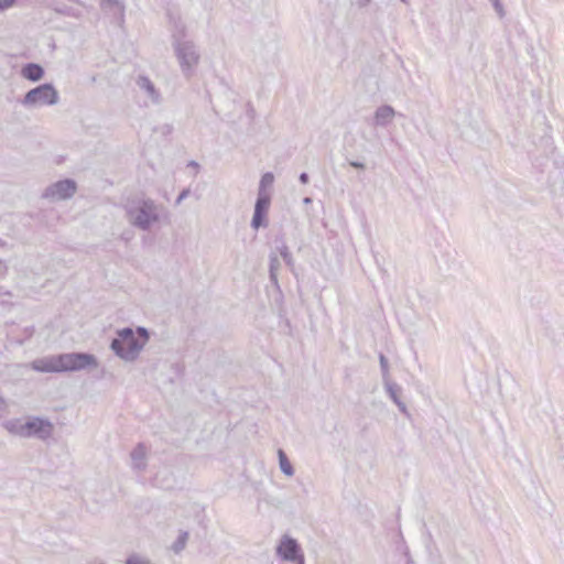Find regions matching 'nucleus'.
<instances>
[{
    "mask_svg": "<svg viewBox=\"0 0 564 564\" xmlns=\"http://www.w3.org/2000/svg\"><path fill=\"white\" fill-rule=\"evenodd\" d=\"M116 334L117 337L111 340L110 349L126 362L137 360L149 341V332L141 326L135 332L124 327L118 329Z\"/></svg>",
    "mask_w": 564,
    "mask_h": 564,
    "instance_id": "1",
    "label": "nucleus"
},
{
    "mask_svg": "<svg viewBox=\"0 0 564 564\" xmlns=\"http://www.w3.org/2000/svg\"><path fill=\"white\" fill-rule=\"evenodd\" d=\"M126 212L128 221L141 230H149L160 220V207L150 198L132 202Z\"/></svg>",
    "mask_w": 564,
    "mask_h": 564,
    "instance_id": "2",
    "label": "nucleus"
},
{
    "mask_svg": "<svg viewBox=\"0 0 564 564\" xmlns=\"http://www.w3.org/2000/svg\"><path fill=\"white\" fill-rule=\"evenodd\" d=\"M174 55L177 59L182 75L185 78H192L200 63V51L197 44L189 41H177L172 43Z\"/></svg>",
    "mask_w": 564,
    "mask_h": 564,
    "instance_id": "3",
    "label": "nucleus"
},
{
    "mask_svg": "<svg viewBox=\"0 0 564 564\" xmlns=\"http://www.w3.org/2000/svg\"><path fill=\"white\" fill-rule=\"evenodd\" d=\"M58 91L52 84H43L29 90L21 104L25 108H40L45 106H54L58 102Z\"/></svg>",
    "mask_w": 564,
    "mask_h": 564,
    "instance_id": "4",
    "label": "nucleus"
},
{
    "mask_svg": "<svg viewBox=\"0 0 564 564\" xmlns=\"http://www.w3.org/2000/svg\"><path fill=\"white\" fill-rule=\"evenodd\" d=\"M61 370L66 371H79L86 368H96L98 366L97 358L87 352H68L61 354Z\"/></svg>",
    "mask_w": 564,
    "mask_h": 564,
    "instance_id": "5",
    "label": "nucleus"
},
{
    "mask_svg": "<svg viewBox=\"0 0 564 564\" xmlns=\"http://www.w3.org/2000/svg\"><path fill=\"white\" fill-rule=\"evenodd\" d=\"M77 192V184L74 180L65 178L50 184L43 192L42 197L52 203L72 198Z\"/></svg>",
    "mask_w": 564,
    "mask_h": 564,
    "instance_id": "6",
    "label": "nucleus"
},
{
    "mask_svg": "<svg viewBox=\"0 0 564 564\" xmlns=\"http://www.w3.org/2000/svg\"><path fill=\"white\" fill-rule=\"evenodd\" d=\"M276 556L282 561L293 562L295 564H305L304 555L297 541L288 534H284L275 549Z\"/></svg>",
    "mask_w": 564,
    "mask_h": 564,
    "instance_id": "7",
    "label": "nucleus"
},
{
    "mask_svg": "<svg viewBox=\"0 0 564 564\" xmlns=\"http://www.w3.org/2000/svg\"><path fill=\"white\" fill-rule=\"evenodd\" d=\"M135 85L145 97V105L159 106L163 101L161 90L156 85L145 75H139L135 79Z\"/></svg>",
    "mask_w": 564,
    "mask_h": 564,
    "instance_id": "8",
    "label": "nucleus"
},
{
    "mask_svg": "<svg viewBox=\"0 0 564 564\" xmlns=\"http://www.w3.org/2000/svg\"><path fill=\"white\" fill-rule=\"evenodd\" d=\"M271 205V195L258 194L254 204V212L251 220V227L258 230L261 227H268V212Z\"/></svg>",
    "mask_w": 564,
    "mask_h": 564,
    "instance_id": "9",
    "label": "nucleus"
},
{
    "mask_svg": "<svg viewBox=\"0 0 564 564\" xmlns=\"http://www.w3.org/2000/svg\"><path fill=\"white\" fill-rule=\"evenodd\" d=\"M28 437H37L40 440H46L52 436L54 426L53 424L42 417H31L26 421Z\"/></svg>",
    "mask_w": 564,
    "mask_h": 564,
    "instance_id": "10",
    "label": "nucleus"
},
{
    "mask_svg": "<svg viewBox=\"0 0 564 564\" xmlns=\"http://www.w3.org/2000/svg\"><path fill=\"white\" fill-rule=\"evenodd\" d=\"M397 116V111L390 105L379 106L372 117V126L375 128H387L391 124Z\"/></svg>",
    "mask_w": 564,
    "mask_h": 564,
    "instance_id": "11",
    "label": "nucleus"
},
{
    "mask_svg": "<svg viewBox=\"0 0 564 564\" xmlns=\"http://www.w3.org/2000/svg\"><path fill=\"white\" fill-rule=\"evenodd\" d=\"M31 367L39 372H62L61 370V356L53 355L32 361Z\"/></svg>",
    "mask_w": 564,
    "mask_h": 564,
    "instance_id": "12",
    "label": "nucleus"
},
{
    "mask_svg": "<svg viewBox=\"0 0 564 564\" xmlns=\"http://www.w3.org/2000/svg\"><path fill=\"white\" fill-rule=\"evenodd\" d=\"M131 468L138 473L144 471L148 465V449L143 444H138L130 453Z\"/></svg>",
    "mask_w": 564,
    "mask_h": 564,
    "instance_id": "13",
    "label": "nucleus"
},
{
    "mask_svg": "<svg viewBox=\"0 0 564 564\" xmlns=\"http://www.w3.org/2000/svg\"><path fill=\"white\" fill-rule=\"evenodd\" d=\"M170 24H171V36L172 43H176L177 41H188L186 39L187 30L185 23L181 18H175L170 15Z\"/></svg>",
    "mask_w": 564,
    "mask_h": 564,
    "instance_id": "14",
    "label": "nucleus"
},
{
    "mask_svg": "<svg viewBox=\"0 0 564 564\" xmlns=\"http://www.w3.org/2000/svg\"><path fill=\"white\" fill-rule=\"evenodd\" d=\"M21 75L28 80L39 82L44 76V69L39 64L30 63L22 67Z\"/></svg>",
    "mask_w": 564,
    "mask_h": 564,
    "instance_id": "15",
    "label": "nucleus"
},
{
    "mask_svg": "<svg viewBox=\"0 0 564 564\" xmlns=\"http://www.w3.org/2000/svg\"><path fill=\"white\" fill-rule=\"evenodd\" d=\"M4 429L17 436L28 437V427L26 422H23L20 419L8 420L3 423Z\"/></svg>",
    "mask_w": 564,
    "mask_h": 564,
    "instance_id": "16",
    "label": "nucleus"
},
{
    "mask_svg": "<svg viewBox=\"0 0 564 564\" xmlns=\"http://www.w3.org/2000/svg\"><path fill=\"white\" fill-rule=\"evenodd\" d=\"M386 390L389 394V397L392 399V401L397 404L399 410L403 413H406V405L400 400L399 393L401 392V388L390 380L384 381Z\"/></svg>",
    "mask_w": 564,
    "mask_h": 564,
    "instance_id": "17",
    "label": "nucleus"
},
{
    "mask_svg": "<svg viewBox=\"0 0 564 564\" xmlns=\"http://www.w3.org/2000/svg\"><path fill=\"white\" fill-rule=\"evenodd\" d=\"M273 182H274L273 173H271V172L264 173L259 183L258 194L271 195L269 188L272 186Z\"/></svg>",
    "mask_w": 564,
    "mask_h": 564,
    "instance_id": "18",
    "label": "nucleus"
},
{
    "mask_svg": "<svg viewBox=\"0 0 564 564\" xmlns=\"http://www.w3.org/2000/svg\"><path fill=\"white\" fill-rule=\"evenodd\" d=\"M278 456H279V466H280L281 471L289 477L293 476L294 468H293L292 464L290 463L289 458L286 457L285 453L282 449H279Z\"/></svg>",
    "mask_w": 564,
    "mask_h": 564,
    "instance_id": "19",
    "label": "nucleus"
},
{
    "mask_svg": "<svg viewBox=\"0 0 564 564\" xmlns=\"http://www.w3.org/2000/svg\"><path fill=\"white\" fill-rule=\"evenodd\" d=\"M280 269V261L279 259L276 258V256H271L270 257V280L272 281V283L274 284H278V271Z\"/></svg>",
    "mask_w": 564,
    "mask_h": 564,
    "instance_id": "20",
    "label": "nucleus"
},
{
    "mask_svg": "<svg viewBox=\"0 0 564 564\" xmlns=\"http://www.w3.org/2000/svg\"><path fill=\"white\" fill-rule=\"evenodd\" d=\"M187 538H188V533L187 532L181 533V535L178 536V539L176 540V542L173 545V550L176 553H178L180 551H182L185 547Z\"/></svg>",
    "mask_w": 564,
    "mask_h": 564,
    "instance_id": "21",
    "label": "nucleus"
},
{
    "mask_svg": "<svg viewBox=\"0 0 564 564\" xmlns=\"http://www.w3.org/2000/svg\"><path fill=\"white\" fill-rule=\"evenodd\" d=\"M279 251H280L281 257L285 261V263L289 267H292L293 265V257H292L289 248L285 245H283L282 247L279 248Z\"/></svg>",
    "mask_w": 564,
    "mask_h": 564,
    "instance_id": "22",
    "label": "nucleus"
},
{
    "mask_svg": "<svg viewBox=\"0 0 564 564\" xmlns=\"http://www.w3.org/2000/svg\"><path fill=\"white\" fill-rule=\"evenodd\" d=\"M379 361H380V368H381V372H382V377H383L384 381L389 380V364H388V359L384 357V355L380 354Z\"/></svg>",
    "mask_w": 564,
    "mask_h": 564,
    "instance_id": "23",
    "label": "nucleus"
},
{
    "mask_svg": "<svg viewBox=\"0 0 564 564\" xmlns=\"http://www.w3.org/2000/svg\"><path fill=\"white\" fill-rule=\"evenodd\" d=\"M490 2L492 3V7H494L495 11L497 12V14L500 18H503L506 12H505V8L501 3V0H490Z\"/></svg>",
    "mask_w": 564,
    "mask_h": 564,
    "instance_id": "24",
    "label": "nucleus"
},
{
    "mask_svg": "<svg viewBox=\"0 0 564 564\" xmlns=\"http://www.w3.org/2000/svg\"><path fill=\"white\" fill-rule=\"evenodd\" d=\"M15 1L17 0H0V12L12 8Z\"/></svg>",
    "mask_w": 564,
    "mask_h": 564,
    "instance_id": "25",
    "label": "nucleus"
},
{
    "mask_svg": "<svg viewBox=\"0 0 564 564\" xmlns=\"http://www.w3.org/2000/svg\"><path fill=\"white\" fill-rule=\"evenodd\" d=\"M188 195H189V189L188 188L183 189L180 193V195L177 196L175 204L180 205Z\"/></svg>",
    "mask_w": 564,
    "mask_h": 564,
    "instance_id": "26",
    "label": "nucleus"
},
{
    "mask_svg": "<svg viewBox=\"0 0 564 564\" xmlns=\"http://www.w3.org/2000/svg\"><path fill=\"white\" fill-rule=\"evenodd\" d=\"M7 410L6 400L0 395V415L4 413Z\"/></svg>",
    "mask_w": 564,
    "mask_h": 564,
    "instance_id": "27",
    "label": "nucleus"
},
{
    "mask_svg": "<svg viewBox=\"0 0 564 564\" xmlns=\"http://www.w3.org/2000/svg\"><path fill=\"white\" fill-rule=\"evenodd\" d=\"M299 180L302 184L308 183V174L305 172L301 173Z\"/></svg>",
    "mask_w": 564,
    "mask_h": 564,
    "instance_id": "28",
    "label": "nucleus"
},
{
    "mask_svg": "<svg viewBox=\"0 0 564 564\" xmlns=\"http://www.w3.org/2000/svg\"><path fill=\"white\" fill-rule=\"evenodd\" d=\"M349 164L355 169H365V164L358 161H351Z\"/></svg>",
    "mask_w": 564,
    "mask_h": 564,
    "instance_id": "29",
    "label": "nucleus"
},
{
    "mask_svg": "<svg viewBox=\"0 0 564 564\" xmlns=\"http://www.w3.org/2000/svg\"><path fill=\"white\" fill-rule=\"evenodd\" d=\"M105 3H108L110 6H117L121 8L120 0H102Z\"/></svg>",
    "mask_w": 564,
    "mask_h": 564,
    "instance_id": "30",
    "label": "nucleus"
},
{
    "mask_svg": "<svg viewBox=\"0 0 564 564\" xmlns=\"http://www.w3.org/2000/svg\"><path fill=\"white\" fill-rule=\"evenodd\" d=\"M357 3L360 8H364L370 3V0H357Z\"/></svg>",
    "mask_w": 564,
    "mask_h": 564,
    "instance_id": "31",
    "label": "nucleus"
},
{
    "mask_svg": "<svg viewBox=\"0 0 564 564\" xmlns=\"http://www.w3.org/2000/svg\"><path fill=\"white\" fill-rule=\"evenodd\" d=\"M163 129H164V132L170 133L173 130V127L171 124H165L163 127Z\"/></svg>",
    "mask_w": 564,
    "mask_h": 564,
    "instance_id": "32",
    "label": "nucleus"
},
{
    "mask_svg": "<svg viewBox=\"0 0 564 564\" xmlns=\"http://www.w3.org/2000/svg\"><path fill=\"white\" fill-rule=\"evenodd\" d=\"M303 203H304V204H306V205H307V204H311V203H312V198H311V197H305V198L303 199Z\"/></svg>",
    "mask_w": 564,
    "mask_h": 564,
    "instance_id": "33",
    "label": "nucleus"
},
{
    "mask_svg": "<svg viewBox=\"0 0 564 564\" xmlns=\"http://www.w3.org/2000/svg\"><path fill=\"white\" fill-rule=\"evenodd\" d=\"M189 164H191L192 166H198V164H197L196 162H194V161H192Z\"/></svg>",
    "mask_w": 564,
    "mask_h": 564,
    "instance_id": "34",
    "label": "nucleus"
},
{
    "mask_svg": "<svg viewBox=\"0 0 564 564\" xmlns=\"http://www.w3.org/2000/svg\"><path fill=\"white\" fill-rule=\"evenodd\" d=\"M404 4H409L410 0H401Z\"/></svg>",
    "mask_w": 564,
    "mask_h": 564,
    "instance_id": "35",
    "label": "nucleus"
}]
</instances>
